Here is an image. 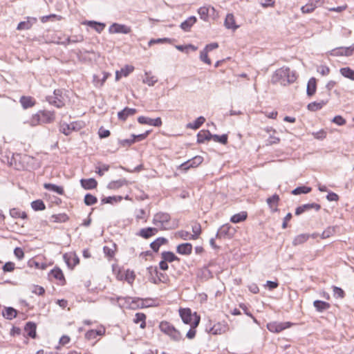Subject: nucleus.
Returning a JSON list of instances; mask_svg holds the SVG:
<instances>
[{"label":"nucleus","instance_id":"obj_1","mask_svg":"<svg viewBox=\"0 0 354 354\" xmlns=\"http://www.w3.org/2000/svg\"><path fill=\"white\" fill-rule=\"evenodd\" d=\"M297 79L296 71H291L289 67L283 66L274 72L270 81L272 84H279L285 86L295 82Z\"/></svg>","mask_w":354,"mask_h":354},{"label":"nucleus","instance_id":"obj_2","mask_svg":"<svg viewBox=\"0 0 354 354\" xmlns=\"http://www.w3.org/2000/svg\"><path fill=\"white\" fill-rule=\"evenodd\" d=\"M55 119V112L50 111H39L37 113L32 115L28 123L31 126H37L41 124H48L53 122Z\"/></svg>","mask_w":354,"mask_h":354},{"label":"nucleus","instance_id":"obj_3","mask_svg":"<svg viewBox=\"0 0 354 354\" xmlns=\"http://www.w3.org/2000/svg\"><path fill=\"white\" fill-rule=\"evenodd\" d=\"M171 216L168 213L158 212L156 214L153 218V223L160 229L167 230V223L169 222Z\"/></svg>","mask_w":354,"mask_h":354},{"label":"nucleus","instance_id":"obj_4","mask_svg":"<svg viewBox=\"0 0 354 354\" xmlns=\"http://www.w3.org/2000/svg\"><path fill=\"white\" fill-rule=\"evenodd\" d=\"M46 101L49 102V104L57 108H62L64 106L62 91L60 89H55L53 92V95L46 96Z\"/></svg>","mask_w":354,"mask_h":354},{"label":"nucleus","instance_id":"obj_5","mask_svg":"<svg viewBox=\"0 0 354 354\" xmlns=\"http://www.w3.org/2000/svg\"><path fill=\"white\" fill-rule=\"evenodd\" d=\"M203 161V158L201 156H196L187 161L182 163L179 166V169L184 171H187L190 168H195L199 166Z\"/></svg>","mask_w":354,"mask_h":354},{"label":"nucleus","instance_id":"obj_6","mask_svg":"<svg viewBox=\"0 0 354 354\" xmlns=\"http://www.w3.org/2000/svg\"><path fill=\"white\" fill-rule=\"evenodd\" d=\"M292 325H293V324L290 322H270L267 324V328L270 332L279 333V332H281L282 330L290 327Z\"/></svg>","mask_w":354,"mask_h":354},{"label":"nucleus","instance_id":"obj_7","mask_svg":"<svg viewBox=\"0 0 354 354\" xmlns=\"http://www.w3.org/2000/svg\"><path fill=\"white\" fill-rule=\"evenodd\" d=\"M131 32V28L124 24L113 23L109 28V32L110 34H129Z\"/></svg>","mask_w":354,"mask_h":354},{"label":"nucleus","instance_id":"obj_8","mask_svg":"<svg viewBox=\"0 0 354 354\" xmlns=\"http://www.w3.org/2000/svg\"><path fill=\"white\" fill-rule=\"evenodd\" d=\"M179 314L184 324L192 325L194 320V313L192 314L190 308H180Z\"/></svg>","mask_w":354,"mask_h":354},{"label":"nucleus","instance_id":"obj_9","mask_svg":"<svg viewBox=\"0 0 354 354\" xmlns=\"http://www.w3.org/2000/svg\"><path fill=\"white\" fill-rule=\"evenodd\" d=\"M63 258L68 268L71 270L80 263L79 257L75 253H66Z\"/></svg>","mask_w":354,"mask_h":354},{"label":"nucleus","instance_id":"obj_10","mask_svg":"<svg viewBox=\"0 0 354 354\" xmlns=\"http://www.w3.org/2000/svg\"><path fill=\"white\" fill-rule=\"evenodd\" d=\"M138 122L142 124H148V125H151V126H153V127H160L162 124V120L160 118H156L155 119H151L150 118L145 117V116L138 117Z\"/></svg>","mask_w":354,"mask_h":354},{"label":"nucleus","instance_id":"obj_11","mask_svg":"<svg viewBox=\"0 0 354 354\" xmlns=\"http://www.w3.org/2000/svg\"><path fill=\"white\" fill-rule=\"evenodd\" d=\"M123 299L125 300V302L129 305V308H143L146 306L144 304V301L138 297L132 298V297H126V298H122V297H118V300Z\"/></svg>","mask_w":354,"mask_h":354},{"label":"nucleus","instance_id":"obj_12","mask_svg":"<svg viewBox=\"0 0 354 354\" xmlns=\"http://www.w3.org/2000/svg\"><path fill=\"white\" fill-rule=\"evenodd\" d=\"M201 321V317L197 315L196 313H194V320L193 321L192 325H190V328L186 334V337L192 339L195 337L196 334V328L198 326Z\"/></svg>","mask_w":354,"mask_h":354},{"label":"nucleus","instance_id":"obj_13","mask_svg":"<svg viewBox=\"0 0 354 354\" xmlns=\"http://www.w3.org/2000/svg\"><path fill=\"white\" fill-rule=\"evenodd\" d=\"M228 330V325L225 322H218L209 329V333L213 335H221Z\"/></svg>","mask_w":354,"mask_h":354},{"label":"nucleus","instance_id":"obj_14","mask_svg":"<svg viewBox=\"0 0 354 354\" xmlns=\"http://www.w3.org/2000/svg\"><path fill=\"white\" fill-rule=\"evenodd\" d=\"M148 270L150 272L151 275L153 274V272L157 277V281H153V283L158 284L160 282L167 283L169 280L168 276L165 273H162L158 272L157 267L153 268L152 267L148 268Z\"/></svg>","mask_w":354,"mask_h":354},{"label":"nucleus","instance_id":"obj_15","mask_svg":"<svg viewBox=\"0 0 354 354\" xmlns=\"http://www.w3.org/2000/svg\"><path fill=\"white\" fill-rule=\"evenodd\" d=\"M19 102L24 109L33 107L36 104V100L34 97L26 95H22L19 99Z\"/></svg>","mask_w":354,"mask_h":354},{"label":"nucleus","instance_id":"obj_16","mask_svg":"<svg viewBox=\"0 0 354 354\" xmlns=\"http://www.w3.org/2000/svg\"><path fill=\"white\" fill-rule=\"evenodd\" d=\"M137 113V110L133 108L125 107L118 113V119L122 121H125L128 117L135 115Z\"/></svg>","mask_w":354,"mask_h":354},{"label":"nucleus","instance_id":"obj_17","mask_svg":"<svg viewBox=\"0 0 354 354\" xmlns=\"http://www.w3.org/2000/svg\"><path fill=\"white\" fill-rule=\"evenodd\" d=\"M176 252L183 255H189L192 252V245L190 243L179 244L176 247Z\"/></svg>","mask_w":354,"mask_h":354},{"label":"nucleus","instance_id":"obj_18","mask_svg":"<svg viewBox=\"0 0 354 354\" xmlns=\"http://www.w3.org/2000/svg\"><path fill=\"white\" fill-rule=\"evenodd\" d=\"M80 184H81V186L84 189H86V190L95 189L97 186V182L93 178H87V179L82 178L80 180Z\"/></svg>","mask_w":354,"mask_h":354},{"label":"nucleus","instance_id":"obj_19","mask_svg":"<svg viewBox=\"0 0 354 354\" xmlns=\"http://www.w3.org/2000/svg\"><path fill=\"white\" fill-rule=\"evenodd\" d=\"M157 232V228L149 227L146 228H142L138 233V235L140 236L144 239H149L151 236L155 235Z\"/></svg>","mask_w":354,"mask_h":354},{"label":"nucleus","instance_id":"obj_20","mask_svg":"<svg viewBox=\"0 0 354 354\" xmlns=\"http://www.w3.org/2000/svg\"><path fill=\"white\" fill-rule=\"evenodd\" d=\"M50 274L52 275L55 279L59 280L61 282V285L66 284V279L62 272V270L58 268L55 267L53 270H50Z\"/></svg>","mask_w":354,"mask_h":354},{"label":"nucleus","instance_id":"obj_21","mask_svg":"<svg viewBox=\"0 0 354 354\" xmlns=\"http://www.w3.org/2000/svg\"><path fill=\"white\" fill-rule=\"evenodd\" d=\"M36 22H37V19L36 18H35V17H32V18L28 17L27 21H21L18 24V26L17 27V29L19 30H29L30 28H31L32 25L34 24H35Z\"/></svg>","mask_w":354,"mask_h":354},{"label":"nucleus","instance_id":"obj_22","mask_svg":"<svg viewBox=\"0 0 354 354\" xmlns=\"http://www.w3.org/2000/svg\"><path fill=\"white\" fill-rule=\"evenodd\" d=\"M36 328L35 323L32 322H27L24 327V330L27 332L28 335L32 339H35L37 337Z\"/></svg>","mask_w":354,"mask_h":354},{"label":"nucleus","instance_id":"obj_23","mask_svg":"<svg viewBox=\"0 0 354 354\" xmlns=\"http://www.w3.org/2000/svg\"><path fill=\"white\" fill-rule=\"evenodd\" d=\"M224 25L226 27V28L232 29L233 30H235L239 28V26L236 25L234 15L231 13L227 15L225 19Z\"/></svg>","mask_w":354,"mask_h":354},{"label":"nucleus","instance_id":"obj_24","mask_svg":"<svg viewBox=\"0 0 354 354\" xmlns=\"http://www.w3.org/2000/svg\"><path fill=\"white\" fill-rule=\"evenodd\" d=\"M313 306L319 313H323L330 308V304L326 301L315 300L313 302Z\"/></svg>","mask_w":354,"mask_h":354},{"label":"nucleus","instance_id":"obj_25","mask_svg":"<svg viewBox=\"0 0 354 354\" xmlns=\"http://www.w3.org/2000/svg\"><path fill=\"white\" fill-rule=\"evenodd\" d=\"M196 18L194 16L188 17L186 20L183 21L180 27L185 32L190 30L191 27L196 22Z\"/></svg>","mask_w":354,"mask_h":354},{"label":"nucleus","instance_id":"obj_26","mask_svg":"<svg viewBox=\"0 0 354 354\" xmlns=\"http://www.w3.org/2000/svg\"><path fill=\"white\" fill-rule=\"evenodd\" d=\"M167 243V239L164 237H158L151 243L150 247L153 252H157L161 245Z\"/></svg>","mask_w":354,"mask_h":354},{"label":"nucleus","instance_id":"obj_27","mask_svg":"<svg viewBox=\"0 0 354 354\" xmlns=\"http://www.w3.org/2000/svg\"><path fill=\"white\" fill-rule=\"evenodd\" d=\"M230 229H231V227L228 224L221 226L218 229V230L216 234V237L218 239H220L221 237H225V236H229L232 235V234L230 233Z\"/></svg>","mask_w":354,"mask_h":354},{"label":"nucleus","instance_id":"obj_28","mask_svg":"<svg viewBox=\"0 0 354 354\" xmlns=\"http://www.w3.org/2000/svg\"><path fill=\"white\" fill-rule=\"evenodd\" d=\"M317 88L316 79L315 77H311L308 82L307 84V90L306 93L308 96H313Z\"/></svg>","mask_w":354,"mask_h":354},{"label":"nucleus","instance_id":"obj_29","mask_svg":"<svg viewBox=\"0 0 354 354\" xmlns=\"http://www.w3.org/2000/svg\"><path fill=\"white\" fill-rule=\"evenodd\" d=\"M44 187L47 190L54 192L59 195H63L64 194V188L55 184L44 183Z\"/></svg>","mask_w":354,"mask_h":354},{"label":"nucleus","instance_id":"obj_30","mask_svg":"<svg viewBox=\"0 0 354 354\" xmlns=\"http://www.w3.org/2000/svg\"><path fill=\"white\" fill-rule=\"evenodd\" d=\"M146 318L147 316L143 313H137L135 315V318L133 319V322L136 324L140 323V327L142 329H144L146 327Z\"/></svg>","mask_w":354,"mask_h":354},{"label":"nucleus","instance_id":"obj_31","mask_svg":"<svg viewBox=\"0 0 354 354\" xmlns=\"http://www.w3.org/2000/svg\"><path fill=\"white\" fill-rule=\"evenodd\" d=\"M105 332V330L100 329V330H89L85 334V338L88 340L93 339L97 337L98 335H102Z\"/></svg>","mask_w":354,"mask_h":354},{"label":"nucleus","instance_id":"obj_32","mask_svg":"<svg viewBox=\"0 0 354 354\" xmlns=\"http://www.w3.org/2000/svg\"><path fill=\"white\" fill-rule=\"evenodd\" d=\"M248 217V213L246 212H241L238 214H235L230 218V221L233 223H239L244 221Z\"/></svg>","mask_w":354,"mask_h":354},{"label":"nucleus","instance_id":"obj_33","mask_svg":"<svg viewBox=\"0 0 354 354\" xmlns=\"http://www.w3.org/2000/svg\"><path fill=\"white\" fill-rule=\"evenodd\" d=\"M327 102L328 100H322L319 102H313L308 104L307 108L310 111H316L321 109Z\"/></svg>","mask_w":354,"mask_h":354},{"label":"nucleus","instance_id":"obj_34","mask_svg":"<svg viewBox=\"0 0 354 354\" xmlns=\"http://www.w3.org/2000/svg\"><path fill=\"white\" fill-rule=\"evenodd\" d=\"M161 257L162 259L167 261L169 263H171L174 261H179V258L174 254V252L170 251H164L161 253Z\"/></svg>","mask_w":354,"mask_h":354},{"label":"nucleus","instance_id":"obj_35","mask_svg":"<svg viewBox=\"0 0 354 354\" xmlns=\"http://www.w3.org/2000/svg\"><path fill=\"white\" fill-rule=\"evenodd\" d=\"M205 122V119L203 116H200L197 118L193 122L188 123L187 124V128L192 129H199L202 124Z\"/></svg>","mask_w":354,"mask_h":354},{"label":"nucleus","instance_id":"obj_36","mask_svg":"<svg viewBox=\"0 0 354 354\" xmlns=\"http://www.w3.org/2000/svg\"><path fill=\"white\" fill-rule=\"evenodd\" d=\"M128 181L126 179H120L118 180H113L108 184L107 187L110 189H117L127 185Z\"/></svg>","mask_w":354,"mask_h":354},{"label":"nucleus","instance_id":"obj_37","mask_svg":"<svg viewBox=\"0 0 354 354\" xmlns=\"http://www.w3.org/2000/svg\"><path fill=\"white\" fill-rule=\"evenodd\" d=\"M69 219L68 216L65 214H53L51 216L50 220L54 223H65Z\"/></svg>","mask_w":354,"mask_h":354},{"label":"nucleus","instance_id":"obj_38","mask_svg":"<svg viewBox=\"0 0 354 354\" xmlns=\"http://www.w3.org/2000/svg\"><path fill=\"white\" fill-rule=\"evenodd\" d=\"M310 235L308 234H301L295 237L292 241V245L296 246L300 244H302L308 241Z\"/></svg>","mask_w":354,"mask_h":354},{"label":"nucleus","instance_id":"obj_39","mask_svg":"<svg viewBox=\"0 0 354 354\" xmlns=\"http://www.w3.org/2000/svg\"><path fill=\"white\" fill-rule=\"evenodd\" d=\"M86 24L88 26L95 30L98 33H100L105 28V24L101 22L88 21Z\"/></svg>","mask_w":354,"mask_h":354},{"label":"nucleus","instance_id":"obj_40","mask_svg":"<svg viewBox=\"0 0 354 354\" xmlns=\"http://www.w3.org/2000/svg\"><path fill=\"white\" fill-rule=\"evenodd\" d=\"M10 215L14 218H21L25 219L27 218V214L25 212H21L18 208H12L10 209Z\"/></svg>","mask_w":354,"mask_h":354},{"label":"nucleus","instance_id":"obj_41","mask_svg":"<svg viewBox=\"0 0 354 354\" xmlns=\"http://www.w3.org/2000/svg\"><path fill=\"white\" fill-rule=\"evenodd\" d=\"M339 72L342 76L354 81V70L350 67L342 68Z\"/></svg>","mask_w":354,"mask_h":354},{"label":"nucleus","instance_id":"obj_42","mask_svg":"<svg viewBox=\"0 0 354 354\" xmlns=\"http://www.w3.org/2000/svg\"><path fill=\"white\" fill-rule=\"evenodd\" d=\"M174 327L172 324L166 321L161 322L159 324L160 330L167 335H169Z\"/></svg>","mask_w":354,"mask_h":354},{"label":"nucleus","instance_id":"obj_43","mask_svg":"<svg viewBox=\"0 0 354 354\" xmlns=\"http://www.w3.org/2000/svg\"><path fill=\"white\" fill-rule=\"evenodd\" d=\"M17 311L12 307H7L5 309V312L3 313V317L7 319H12L16 317Z\"/></svg>","mask_w":354,"mask_h":354},{"label":"nucleus","instance_id":"obj_44","mask_svg":"<svg viewBox=\"0 0 354 354\" xmlns=\"http://www.w3.org/2000/svg\"><path fill=\"white\" fill-rule=\"evenodd\" d=\"M192 229L194 234L190 235L189 240H196L201 233V226L199 223H196L192 225Z\"/></svg>","mask_w":354,"mask_h":354},{"label":"nucleus","instance_id":"obj_45","mask_svg":"<svg viewBox=\"0 0 354 354\" xmlns=\"http://www.w3.org/2000/svg\"><path fill=\"white\" fill-rule=\"evenodd\" d=\"M312 188L307 186H299L294 189L291 194L293 195H299L301 194H308L311 192Z\"/></svg>","mask_w":354,"mask_h":354},{"label":"nucleus","instance_id":"obj_46","mask_svg":"<svg viewBox=\"0 0 354 354\" xmlns=\"http://www.w3.org/2000/svg\"><path fill=\"white\" fill-rule=\"evenodd\" d=\"M122 197L120 196H113L103 198L101 201L102 204L110 203L113 204L120 202L122 200Z\"/></svg>","mask_w":354,"mask_h":354},{"label":"nucleus","instance_id":"obj_47","mask_svg":"<svg viewBox=\"0 0 354 354\" xmlns=\"http://www.w3.org/2000/svg\"><path fill=\"white\" fill-rule=\"evenodd\" d=\"M31 207L35 211H41L46 209V205L42 200L38 199L31 203Z\"/></svg>","mask_w":354,"mask_h":354},{"label":"nucleus","instance_id":"obj_48","mask_svg":"<svg viewBox=\"0 0 354 354\" xmlns=\"http://www.w3.org/2000/svg\"><path fill=\"white\" fill-rule=\"evenodd\" d=\"M279 196L277 194H273L266 199L267 204L270 208H272L273 206L279 205Z\"/></svg>","mask_w":354,"mask_h":354},{"label":"nucleus","instance_id":"obj_49","mask_svg":"<svg viewBox=\"0 0 354 354\" xmlns=\"http://www.w3.org/2000/svg\"><path fill=\"white\" fill-rule=\"evenodd\" d=\"M168 336H169L170 338L174 342H179L181 339H183V336L180 332L178 330H177L175 327L172 328L171 331L169 333Z\"/></svg>","mask_w":354,"mask_h":354},{"label":"nucleus","instance_id":"obj_50","mask_svg":"<svg viewBox=\"0 0 354 354\" xmlns=\"http://www.w3.org/2000/svg\"><path fill=\"white\" fill-rule=\"evenodd\" d=\"M115 248H116L115 243L112 244V248H110L107 245L104 246L103 251H104V253L105 254V256L109 259L113 258L115 255Z\"/></svg>","mask_w":354,"mask_h":354},{"label":"nucleus","instance_id":"obj_51","mask_svg":"<svg viewBox=\"0 0 354 354\" xmlns=\"http://www.w3.org/2000/svg\"><path fill=\"white\" fill-rule=\"evenodd\" d=\"M84 202L86 205L91 206L95 204L97 202V198L91 194H86L84 196Z\"/></svg>","mask_w":354,"mask_h":354},{"label":"nucleus","instance_id":"obj_52","mask_svg":"<svg viewBox=\"0 0 354 354\" xmlns=\"http://www.w3.org/2000/svg\"><path fill=\"white\" fill-rule=\"evenodd\" d=\"M210 8L207 7H201L198 9V13L200 15V17L204 21L208 20L209 11Z\"/></svg>","mask_w":354,"mask_h":354},{"label":"nucleus","instance_id":"obj_53","mask_svg":"<svg viewBox=\"0 0 354 354\" xmlns=\"http://www.w3.org/2000/svg\"><path fill=\"white\" fill-rule=\"evenodd\" d=\"M335 228L336 227L334 226L327 227L323 231L321 236L322 239H327L333 236L335 233Z\"/></svg>","mask_w":354,"mask_h":354},{"label":"nucleus","instance_id":"obj_54","mask_svg":"<svg viewBox=\"0 0 354 354\" xmlns=\"http://www.w3.org/2000/svg\"><path fill=\"white\" fill-rule=\"evenodd\" d=\"M333 295L336 298L343 299L344 298L346 294L344 291L339 287L333 286Z\"/></svg>","mask_w":354,"mask_h":354},{"label":"nucleus","instance_id":"obj_55","mask_svg":"<svg viewBox=\"0 0 354 354\" xmlns=\"http://www.w3.org/2000/svg\"><path fill=\"white\" fill-rule=\"evenodd\" d=\"M213 140L215 142L221 143L223 145H226L227 143V134H223L221 136L214 134L213 136Z\"/></svg>","mask_w":354,"mask_h":354},{"label":"nucleus","instance_id":"obj_56","mask_svg":"<svg viewBox=\"0 0 354 354\" xmlns=\"http://www.w3.org/2000/svg\"><path fill=\"white\" fill-rule=\"evenodd\" d=\"M74 127H71L70 124L64 123L61 125L59 131L66 136H68L73 130H74Z\"/></svg>","mask_w":354,"mask_h":354},{"label":"nucleus","instance_id":"obj_57","mask_svg":"<svg viewBox=\"0 0 354 354\" xmlns=\"http://www.w3.org/2000/svg\"><path fill=\"white\" fill-rule=\"evenodd\" d=\"M145 75L146 77L143 80V82L145 84H147L149 86H153L158 82V79L156 77L149 76L148 73H146Z\"/></svg>","mask_w":354,"mask_h":354},{"label":"nucleus","instance_id":"obj_58","mask_svg":"<svg viewBox=\"0 0 354 354\" xmlns=\"http://www.w3.org/2000/svg\"><path fill=\"white\" fill-rule=\"evenodd\" d=\"M316 4L313 3H307L301 8L303 13H310L316 8Z\"/></svg>","mask_w":354,"mask_h":354},{"label":"nucleus","instance_id":"obj_59","mask_svg":"<svg viewBox=\"0 0 354 354\" xmlns=\"http://www.w3.org/2000/svg\"><path fill=\"white\" fill-rule=\"evenodd\" d=\"M207 51L205 49L202 50L200 53V59L208 65H211V59L208 57Z\"/></svg>","mask_w":354,"mask_h":354},{"label":"nucleus","instance_id":"obj_60","mask_svg":"<svg viewBox=\"0 0 354 354\" xmlns=\"http://www.w3.org/2000/svg\"><path fill=\"white\" fill-rule=\"evenodd\" d=\"M303 206L306 212L311 209H314L316 212H318L321 209V205L315 203L304 204Z\"/></svg>","mask_w":354,"mask_h":354},{"label":"nucleus","instance_id":"obj_61","mask_svg":"<svg viewBox=\"0 0 354 354\" xmlns=\"http://www.w3.org/2000/svg\"><path fill=\"white\" fill-rule=\"evenodd\" d=\"M15 268V265L13 262L11 261L6 262L2 268L4 272H12Z\"/></svg>","mask_w":354,"mask_h":354},{"label":"nucleus","instance_id":"obj_62","mask_svg":"<svg viewBox=\"0 0 354 354\" xmlns=\"http://www.w3.org/2000/svg\"><path fill=\"white\" fill-rule=\"evenodd\" d=\"M134 70V67L132 66L126 65L124 68H121L120 73H122L124 77L128 76Z\"/></svg>","mask_w":354,"mask_h":354},{"label":"nucleus","instance_id":"obj_63","mask_svg":"<svg viewBox=\"0 0 354 354\" xmlns=\"http://www.w3.org/2000/svg\"><path fill=\"white\" fill-rule=\"evenodd\" d=\"M343 50L344 47L335 48L330 52V55L333 56H344V51Z\"/></svg>","mask_w":354,"mask_h":354},{"label":"nucleus","instance_id":"obj_64","mask_svg":"<svg viewBox=\"0 0 354 354\" xmlns=\"http://www.w3.org/2000/svg\"><path fill=\"white\" fill-rule=\"evenodd\" d=\"M201 276L205 277V279H209L210 277H212V272L208 269V268L207 266H204L201 270Z\"/></svg>","mask_w":354,"mask_h":354}]
</instances>
